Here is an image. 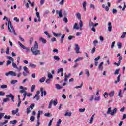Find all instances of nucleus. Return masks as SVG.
<instances>
[{"label":"nucleus","mask_w":126,"mask_h":126,"mask_svg":"<svg viewBox=\"0 0 126 126\" xmlns=\"http://www.w3.org/2000/svg\"><path fill=\"white\" fill-rule=\"evenodd\" d=\"M10 75H11L12 76H16V73L13 71H11V74Z\"/></svg>","instance_id":"nucleus-54"},{"label":"nucleus","mask_w":126,"mask_h":126,"mask_svg":"<svg viewBox=\"0 0 126 126\" xmlns=\"http://www.w3.org/2000/svg\"><path fill=\"white\" fill-rule=\"evenodd\" d=\"M126 35V32H124L123 35H121V38H122V39H125V37Z\"/></svg>","instance_id":"nucleus-48"},{"label":"nucleus","mask_w":126,"mask_h":126,"mask_svg":"<svg viewBox=\"0 0 126 126\" xmlns=\"http://www.w3.org/2000/svg\"><path fill=\"white\" fill-rule=\"evenodd\" d=\"M53 34L55 37H61V36H62L61 33H56L55 32H53Z\"/></svg>","instance_id":"nucleus-20"},{"label":"nucleus","mask_w":126,"mask_h":126,"mask_svg":"<svg viewBox=\"0 0 126 126\" xmlns=\"http://www.w3.org/2000/svg\"><path fill=\"white\" fill-rule=\"evenodd\" d=\"M121 77V74H119L117 77V80L115 81L114 83L115 84H117L118 82H120V78Z\"/></svg>","instance_id":"nucleus-19"},{"label":"nucleus","mask_w":126,"mask_h":126,"mask_svg":"<svg viewBox=\"0 0 126 126\" xmlns=\"http://www.w3.org/2000/svg\"><path fill=\"white\" fill-rule=\"evenodd\" d=\"M56 86L57 89H59L60 90V89H62V88H63V87H61L60 86V85H59L58 84H56Z\"/></svg>","instance_id":"nucleus-37"},{"label":"nucleus","mask_w":126,"mask_h":126,"mask_svg":"<svg viewBox=\"0 0 126 126\" xmlns=\"http://www.w3.org/2000/svg\"><path fill=\"white\" fill-rule=\"evenodd\" d=\"M38 49H39V45H38V43L37 42V41H35L34 46L32 47L31 49V52L34 56L40 55L41 50H38Z\"/></svg>","instance_id":"nucleus-1"},{"label":"nucleus","mask_w":126,"mask_h":126,"mask_svg":"<svg viewBox=\"0 0 126 126\" xmlns=\"http://www.w3.org/2000/svg\"><path fill=\"white\" fill-rule=\"evenodd\" d=\"M86 1H84L83 3V7L85 11H86Z\"/></svg>","instance_id":"nucleus-25"},{"label":"nucleus","mask_w":126,"mask_h":126,"mask_svg":"<svg viewBox=\"0 0 126 126\" xmlns=\"http://www.w3.org/2000/svg\"><path fill=\"white\" fill-rule=\"evenodd\" d=\"M12 65L14 68H17V65L14 63V61H13L12 63Z\"/></svg>","instance_id":"nucleus-23"},{"label":"nucleus","mask_w":126,"mask_h":126,"mask_svg":"<svg viewBox=\"0 0 126 126\" xmlns=\"http://www.w3.org/2000/svg\"><path fill=\"white\" fill-rule=\"evenodd\" d=\"M116 113H117V108H114L112 112L110 113V115L114 116Z\"/></svg>","instance_id":"nucleus-15"},{"label":"nucleus","mask_w":126,"mask_h":126,"mask_svg":"<svg viewBox=\"0 0 126 126\" xmlns=\"http://www.w3.org/2000/svg\"><path fill=\"white\" fill-rule=\"evenodd\" d=\"M53 59H54V60H56V61H60V57L57 55H55L53 57Z\"/></svg>","instance_id":"nucleus-28"},{"label":"nucleus","mask_w":126,"mask_h":126,"mask_svg":"<svg viewBox=\"0 0 126 126\" xmlns=\"http://www.w3.org/2000/svg\"><path fill=\"white\" fill-rule=\"evenodd\" d=\"M10 50V49L9 48V47H7V49H6V55H9Z\"/></svg>","instance_id":"nucleus-42"},{"label":"nucleus","mask_w":126,"mask_h":126,"mask_svg":"<svg viewBox=\"0 0 126 126\" xmlns=\"http://www.w3.org/2000/svg\"><path fill=\"white\" fill-rule=\"evenodd\" d=\"M9 64H11V61H10V60H8L7 61V63H6V66H8V65H9Z\"/></svg>","instance_id":"nucleus-55"},{"label":"nucleus","mask_w":126,"mask_h":126,"mask_svg":"<svg viewBox=\"0 0 126 126\" xmlns=\"http://www.w3.org/2000/svg\"><path fill=\"white\" fill-rule=\"evenodd\" d=\"M119 72H120V69H117L114 72V74L115 75L118 74Z\"/></svg>","instance_id":"nucleus-44"},{"label":"nucleus","mask_w":126,"mask_h":126,"mask_svg":"<svg viewBox=\"0 0 126 126\" xmlns=\"http://www.w3.org/2000/svg\"><path fill=\"white\" fill-rule=\"evenodd\" d=\"M7 59H9V60H10V61H12V62L14 61V59L11 56H7Z\"/></svg>","instance_id":"nucleus-57"},{"label":"nucleus","mask_w":126,"mask_h":126,"mask_svg":"<svg viewBox=\"0 0 126 126\" xmlns=\"http://www.w3.org/2000/svg\"><path fill=\"white\" fill-rule=\"evenodd\" d=\"M72 115V112H69L68 111H66L64 114L65 117H71Z\"/></svg>","instance_id":"nucleus-10"},{"label":"nucleus","mask_w":126,"mask_h":126,"mask_svg":"<svg viewBox=\"0 0 126 126\" xmlns=\"http://www.w3.org/2000/svg\"><path fill=\"white\" fill-rule=\"evenodd\" d=\"M85 71H86V73L87 76H89L90 75L89 74V71L88 70H87V69H86Z\"/></svg>","instance_id":"nucleus-64"},{"label":"nucleus","mask_w":126,"mask_h":126,"mask_svg":"<svg viewBox=\"0 0 126 126\" xmlns=\"http://www.w3.org/2000/svg\"><path fill=\"white\" fill-rule=\"evenodd\" d=\"M83 85V83H82L80 86H77L74 87L76 89H78L79 88H82V86Z\"/></svg>","instance_id":"nucleus-31"},{"label":"nucleus","mask_w":126,"mask_h":126,"mask_svg":"<svg viewBox=\"0 0 126 126\" xmlns=\"http://www.w3.org/2000/svg\"><path fill=\"white\" fill-rule=\"evenodd\" d=\"M7 123H8V120H6L4 122H0V126H4V125H5V124H7Z\"/></svg>","instance_id":"nucleus-16"},{"label":"nucleus","mask_w":126,"mask_h":126,"mask_svg":"<svg viewBox=\"0 0 126 126\" xmlns=\"http://www.w3.org/2000/svg\"><path fill=\"white\" fill-rule=\"evenodd\" d=\"M79 24L80 26V29H81V28H82V27L83 26V22H82V20H80Z\"/></svg>","instance_id":"nucleus-34"},{"label":"nucleus","mask_w":126,"mask_h":126,"mask_svg":"<svg viewBox=\"0 0 126 126\" xmlns=\"http://www.w3.org/2000/svg\"><path fill=\"white\" fill-rule=\"evenodd\" d=\"M17 123V121L14 120L10 122V124H12V125H14Z\"/></svg>","instance_id":"nucleus-35"},{"label":"nucleus","mask_w":126,"mask_h":126,"mask_svg":"<svg viewBox=\"0 0 126 126\" xmlns=\"http://www.w3.org/2000/svg\"><path fill=\"white\" fill-rule=\"evenodd\" d=\"M117 45L119 49H121V48H122V43H121L120 42H118L117 43Z\"/></svg>","instance_id":"nucleus-39"},{"label":"nucleus","mask_w":126,"mask_h":126,"mask_svg":"<svg viewBox=\"0 0 126 126\" xmlns=\"http://www.w3.org/2000/svg\"><path fill=\"white\" fill-rule=\"evenodd\" d=\"M54 120V119H52V120H50L48 125L47 126H52V123H53V121Z\"/></svg>","instance_id":"nucleus-41"},{"label":"nucleus","mask_w":126,"mask_h":126,"mask_svg":"<svg viewBox=\"0 0 126 126\" xmlns=\"http://www.w3.org/2000/svg\"><path fill=\"white\" fill-rule=\"evenodd\" d=\"M68 39L69 41H71V40H72V39H74V36H73L72 35H70L68 37Z\"/></svg>","instance_id":"nucleus-36"},{"label":"nucleus","mask_w":126,"mask_h":126,"mask_svg":"<svg viewBox=\"0 0 126 126\" xmlns=\"http://www.w3.org/2000/svg\"><path fill=\"white\" fill-rule=\"evenodd\" d=\"M114 64H115V65H117V66H119L120 65V64H121V62L118 61V63L115 62Z\"/></svg>","instance_id":"nucleus-58"},{"label":"nucleus","mask_w":126,"mask_h":126,"mask_svg":"<svg viewBox=\"0 0 126 126\" xmlns=\"http://www.w3.org/2000/svg\"><path fill=\"white\" fill-rule=\"evenodd\" d=\"M73 29L76 30L79 29V27H78V24H77V23H75V24L73 26Z\"/></svg>","instance_id":"nucleus-17"},{"label":"nucleus","mask_w":126,"mask_h":126,"mask_svg":"<svg viewBox=\"0 0 126 126\" xmlns=\"http://www.w3.org/2000/svg\"><path fill=\"white\" fill-rule=\"evenodd\" d=\"M61 63H62V64H64V65H65L66 64V63H67V61L66 60H62L61 61Z\"/></svg>","instance_id":"nucleus-29"},{"label":"nucleus","mask_w":126,"mask_h":126,"mask_svg":"<svg viewBox=\"0 0 126 126\" xmlns=\"http://www.w3.org/2000/svg\"><path fill=\"white\" fill-rule=\"evenodd\" d=\"M7 98H13V97H14L12 94H7L6 96Z\"/></svg>","instance_id":"nucleus-32"},{"label":"nucleus","mask_w":126,"mask_h":126,"mask_svg":"<svg viewBox=\"0 0 126 126\" xmlns=\"http://www.w3.org/2000/svg\"><path fill=\"white\" fill-rule=\"evenodd\" d=\"M18 43L21 48H22L25 50H26L27 52L30 50V49L29 48L24 46V45H23V44H22V43H21L20 41H18Z\"/></svg>","instance_id":"nucleus-5"},{"label":"nucleus","mask_w":126,"mask_h":126,"mask_svg":"<svg viewBox=\"0 0 126 126\" xmlns=\"http://www.w3.org/2000/svg\"><path fill=\"white\" fill-rule=\"evenodd\" d=\"M4 115H5V113H0V120H1V119H2V117H4Z\"/></svg>","instance_id":"nucleus-33"},{"label":"nucleus","mask_w":126,"mask_h":126,"mask_svg":"<svg viewBox=\"0 0 126 126\" xmlns=\"http://www.w3.org/2000/svg\"><path fill=\"white\" fill-rule=\"evenodd\" d=\"M19 89H21V90H19L20 93H21V94L27 93L26 91H25L26 90H27V88L26 87L24 88L23 87V86H20L19 87Z\"/></svg>","instance_id":"nucleus-4"},{"label":"nucleus","mask_w":126,"mask_h":126,"mask_svg":"<svg viewBox=\"0 0 126 126\" xmlns=\"http://www.w3.org/2000/svg\"><path fill=\"white\" fill-rule=\"evenodd\" d=\"M79 111L80 113H84L85 112V108H80Z\"/></svg>","instance_id":"nucleus-38"},{"label":"nucleus","mask_w":126,"mask_h":126,"mask_svg":"<svg viewBox=\"0 0 126 126\" xmlns=\"http://www.w3.org/2000/svg\"><path fill=\"white\" fill-rule=\"evenodd\" d=\"M23 69L25 70V71L26 72V73H28V68L26 66L23 67Z\"/></svg>","instance_id":"nucleus-47"},{"label":"nucleus","mask_w":126,"mask_h":126,"mask_svg":"<svg viewBox=\"0 0 126 126\" xmlns=\"http://www.w3.org/2000/svg\"><path fill=\"white\" fill-rule=\"evenodd\" d=\"M62 123V120L59 119L58 121L57 122V123L56 124V126H60V124Z\"/></svg>","instance_id":"nucleus-60"},{"label":"nucleus","mask_w":126,"mask_h":126,"mask_svg":"<svg viewBox=\"0 0 126 126\" xmlns=\"http://www.w3.org/2000/svg\"><path fill=\"white\" fill-rule=\"evenodd\" d=\"M5 95V93L4 92L0 91V96H4Z\"/></svg>","instance_id":"nucleus-53"},{"label":"nucleus","mask_w":126,"mask_h":126,"mask_svg":"<svg viewBox=\"0 0 126 126\" xmlns=\"http://www.w3.org/2000/svg\"><path fill=\"white\" fill-rule=\"evenodd\" d=\"M63 21H64L65 23H67V22H68V20H67V18H66L65 17L64 18H63Z\"/></svg>","instance_id":"nucleus-51"},{"label":"nucleus","mask_w":126,"mask_h":126,"mask_svg":"<svg viewBox=\"0 0 126 126\" xmlns=\"http://www.w3.org/2000/svg\"><path fill=\"white\" fill-rule=\"evenodd\" d=\"M47 77L48 78V79H52V78H53V75H52V74L48 73L47 74Z\"/></svg>","instance_id":"nucleus-26"},{"label":"nucleus","mask_w":126,"mask_h":126,"mask_svg":"<svg viewBox=\"0 0 126 126\" xmlns=\"http://www.w3.org/2000/svg\"><path fill=\"white\" fill-rule=\"evenodd\" d=\"M44 116H46V117H52V115H51L50 113H45Z\"/></svg>","instance_id":"nucleus-61"},{"label":"nucleus","mask_w":126,"mask_h":126,"mask_svg":"<svg viewBox=\"0 0 126 126\" xmlns=\"http://www.w3.org/2000/svg\"><path fill=\"white\" fill-rule=\"evenodd\" d=\"M30 120L31 121H32V122H34V120H35V117L34 116H31Z\"/></svg>","instance_id":"nucleus-52"},{"label":"nucleus","mask_w":126,"mask_h":126,"mask_svg":"<svg viewBox=\"0 0 126 126\" xmlns=\"http://www.w3.org/2000/svg\"><path fill=\"white\" fill-rule=\"evenodd\" d=\"M111 110H112V108H111V107L108 108L107 114H111V113H112Z\"/></svg>","instance_id":"nucleus-43"},{"label":"nucleus","mask_w":126,"mask_h":126,"mask_svg":"<svg viewBox=\"0 0 126 126\" xmlns=\"http://www.w3.org/2000/svg\"><path fill=\"white\" fill-rule=\"evenodd\" d=\"M53 104L54 106H57V104H58V100L57 99H55L54 100L52 99L49 102L48 109H51V108H52V105H53Z\"/></svg>","instance_id":"nucleus-3"},{"label":"nucleus","mask_w":126,"mask_h":126,"mask_svg":"<svg viewBox=\"0 0 126 126\" xmlns=\"http://www.w3.org/2000/svg\"><path fill=\"white\" fill-rule=\"evenodd\" d=\"M43 89H44L43 88H40V92L41 94V97H43V95L44 96H46V95H47V91H44V92H43Z\"/></svg>","instance_id":"nucleus-8"},{"label":"nucleus","mask_w":126,"mask_h":126,"mask_svg":"<svg viewBox=\"0 0 126 126\" xmlns=\"http://www.w3.org/2000/svg\"><path fill=\"white\" fill-rule=\"evenodd\" d=\"M56 13H57V14H58L60 18H62V17H63V11L62 10V9H60V10H56Z\"/></svg>","instance_id":"nucleus-6"},{"label":"nucleus","mask_w":126,"mask_h":126,"mask_svg":"<svg viewBox=\"0 0 126 126\" xmlns=\"http://www.w3.org/2000/svg\"><path fill=\"white\" fill-rule=\"evenodd\" d=\"M100 58H101V56H98L97 57L94 59V61H95V62H97V61H99V60H100Z\"/></svg>","instance_id":"nucleus-59"},{"label":"nucleus","mask_w":126,"mask_h":126,"mask_svg":"<svg viewBox=\"0 0 126 126\" xmlns=\"http://www.w3.org/2000/svg\"><path fill=\"white\" fill-rule=\"evenodd\" d=\"M98 40H94L93 41V46H94V47H96L97 46V44H98Z\"/></svg>","instance_id":"nucleus-21"},{"label":"nucleus","mask_w":126,"mask_h":126,"mask_svg":"<svg viewBox=\"0 0 126 126\" xmlns=\"http://www.w3.org/2000/svg\"><path fill=\"white\" fill-rule=\"evenodd\" d=\"M30 112H31V110H30V109L29 107H28L27 108V114H29V113H30Z\"/></svg>","instance_id":"nucleus-63"},{"label":"nucleus","mask_w":126,"mask_h":126,"mask_svg":"<svg viewBox=\"0 0 126 126\" xmlns=\"http://www.w3.org/2000/svg\"><path fill=\"white\" fill-rule=\"evenodd\" d=\"M19 109L17 108L15 110H12V115H15V114H17V112H18Z\"/></svg>","instance_id":"nucleus-22"},{"label":"nucleus","mask_w":126,"mask_h":126,"mask_svg":"<svg viewBox=\"0 0 126 126\" xmlns=\"http://www.w3.org/2000/svg\"><path fill=\"white\" fill-rule=\"evenodd\" d=\"M114 94H115V91H112L110 93H109V96L110 97V98H112L114 97Z\"/></svg>","instance_id":"nucleus-12"},{"label":"nucleus","mask_w":126,"mask_h":126,"mask_svg":"<svg viewBox=\"0 0 126 126\" xmlns=\"http://www.w3.org/2000/svg\"><path fill=\"white\" fill-rule=\"evenodd\" d=\"M17 82V80H13L11 81V84H15Z\"/></svg>","instance_id":"nucleus-49"},{"label":"nucleus","mask_w":126,"mask_h":126,"mask_svg":"<svg viewBox=\"0 0 126 126\" xmlns=\"http://www.w3.org/2000/svg\"><path fill=\"white\" fill-rule=\"evenodd\" d=\"M69 77L67 75H65V78H64V81L65 82H66L67 81V78Z\"/></svg>","instance_id":"nucleus-62"},{"label":"nucleus","mask_w":126,"mask_h":126,"mask_svg":"<svg viewBox=\"0 0 126 126\" xmlns=\"http://www.w3.org/2000/svg\"><path fill=\"white\" fill-rule=\"evenodd\" d=\"M8 101H9V99L7 97V98H5L3 99V104H4V103L6 102H8Z\"/></svg>","instance_id":"nucleus-46"},{"label":"nucleus","mask_w":126,"mask_h":126,"mask_svg":"<svg viewBox=\"0 0 126 126\" xmlns=\"http://www.w3.org/2000/svg\"><path fill=\"white\" fill-rule=\"evenodd\" d=\"M4 118V119H7V120H9L10 118H11V116L10 115H5Z\"/></svg>","instance_id":"nucleus-50"},{"label":"nucleus","mask_w":126,"mask_h":126,"mask_svg":"<svg viewBox=\"0 0 126 126\" xmlns=\"http://www.w3.org/2000/svg\"><path fill=\"white\" fill-rule=\"evenodd\" d=\"M1 88H2V89H4L5 88H7V85H2L1 86Z\"/></svg>","instance_id":"nucleus-45"},{"label":"nucleus","mask_w":126,"mask_h":126,"mask_svg":"<svg viewBox=\"0 0 126 126\" xmlns=\"http://www.w3.org/2000/svg\"><path fill=\"white\" fill-rule=\"evenodd\" d=\"M108 29L109 31H112V23L111 22L108 23Z\"/></svg>","instance_id":"nucleus-13"},{"label":"nucleus","mask_w":126,"mask_h":126,"mask_svg":"<svg viewBox=\"0 0 126 126\" xmlns=\"http://www.w3.org/2000/svg\"><path fill=\"white\" fill-rule=\"evenodd\" d=\"M35 88H36V86L32 85V88H31V91L32 92H34V90H35Z\"/></svg>","instance_id":"nucleus-27"},{"label":"nucleus","mask_w":126,"mask_h":126,"mask_svg":"<svg viewBox=\"0 0 126 126\" xmlns=\"http://www.w3.org/2000/svg\"><path fill=\"white\" fill-rule=\"evenodd\" d=\"M29 66L30 67H32L33 68H36V65L31 63H30Z\"/></svg>","instance_id":"nucleus-30"},{"label":"nucleus","mask_w":126,"mask_h":126,"mask_svg":"<svg viewBox=\"0 0 126 126\" xmlns=\"http://www.w3.org/2000/svg\"><path fill=\"white\" fill-rule=\"evenodd\" d=\"M103 64H104V62H102L98 66V68L101 69V70H103V68H102V65H103Z\"/></svg>","instance_id":"nucleus-18"},{"label":"nucleus","mask_w":126,"mask_h":126,"mask_svg":"<svg viewBox=\"0 0 126 126\" xmlns=\"http://www.w3.org/2000/svg\"><path fill=\"white\" fill-rule=\"evenodd\" d=\"M97 25H99V23H98L94 24V23H93V22H90L89 23V26L90 28V27H95L96 26H97Z\"/></svg>","instance_id":"nucleus-7"},{"label":"nucleus","mask_w":126,"mask_h":126,"mask_svg":"<svg viewBox=\"0 0 126 126\" xmlns=\"http://www.w3.org/2000/svg\"><path fill=\"white\" fill-rule=\"evenodd\" d=\"M76 15L78 19L81 20V15L80 14V13H77Z\"/></svg>","instance_id":"nucleus-14"},{"label":"nucleus","mask_w":126,"mask_h":126,"mask_svg":"<svg viewBox=\"0 0 126 126\" xmlns=\"http://www.w3.org/2000/svg\"><path fill=\"white\" fill-rule=\"evenodd\" d=\"M39 41L42 42L43 44H46V43H47V40L42 37H39Z\"/></svg>","instance_id":"nucleus-11"},{"label":"nucleus","mask_w":126,"mask_h":126,"mask_svg":"<svg viewBox=\"0 0 126 126\" xmlns=\"http://www.w3.org/2000/svg\"><path fill=\"white\" fill-rule=\"evenodd\" d=\"M45 80H46V77H43L42 78H41L40 80H39V82H40L41 83L44 82L45 81Z\"/></svg>","instance_id":"nucleus-24"},{"label":"nucleus","mask_w":126,"mask_h":126,"mask_svg":"<svg viewBox=\"0 0 126 126\" xmlns=\"http://www.w3.org/2000/svg\"><path fill=\"white\" fill-rule=\"evenodd\" d=\"M60 71L61 72H63V68L58 69L57 70V73H60Z\"/></svg>","instance_id":"nucleus-56"},{"label":"nucleus","mask_w":126,"mask_h":126,"mask_svg":"<svg viewBox=\"0 0 126 126\" xmlns=\"http://www.w3.org/2000/svg\"><path fill=\"white\" fill-rule=\"evenodd\" d=\"M75 46H76V48L75 49L76 53L77 54L80 53V51H79V50H80V47L78 46V44H75Z\"/></svg>","instance_id":"nucleus-9"},{"label":"nucleus","mask_w":126,"mask_h":126,"mask_svg":"<svg viewBox=\"0 0 126 126\" xmlns=\"http://www.w3.org/2000/svg\"><path fill=\"white\" fill-rule=\"evenodd\" d=\"M8 29L10 33H13L15 36L17 35V34H16V33L15 32V30H14V28H13V26H12V24H11V21H10V20L8 21Z\"/></svg>","instance_id":"nucleus-2"},{"label":"nucleus","mask_w":126,"mask_h":126,"mask_svg":"<svg viewBox=\"0 0 126 126\" xmlns=\"http://www.w3.org/2000/svg\"><path fill=\"white\" fill-rule=\"evenodd\" d=\"M34 107H35V104H32L29 107V108L32 110H33V109H34Z\"/></svg>","instance_id":"nucleus-40"}]
</instances>
